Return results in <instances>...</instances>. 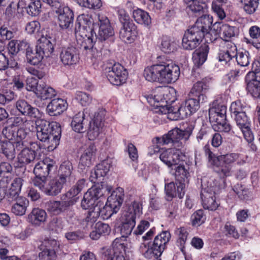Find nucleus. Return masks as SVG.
Wrapping results in <instances>:
<instances>
[{
	"instance_id": "f257e3e1",
	"label": "nucleus",
	"mask_w": 260,
	"mask_h": 260,
	"mask_svg": "<svg viewBox=\"0 0 260 260\" xmlns=\"http://www.w3.org/2000/svg\"><path fill=\"white\" fill-rule=\"evenodd\" d=\"M123 189L118 187L112 191L105 205L101 201L98 202L92 210L89 211L84 221L86 223V228L92 227L100 216L104 219H108L117 213L123 202Z\"/></svg>"
},
{
	"instance_id": "f03ea898",
	"label": "nucleus",
	"mask_w": 260,
	"mask_h": 260,
	"mask_svg": "<svg viewBox=\"0 0 260 260\" xmlns=\"http://www.w3.org/2000/svg\"><path fill=\"white\" fill-rule=\"evenodd\" d=\"M12 126H7L2 131L3 136H0V153L9 160L16 157V151H20L25 146V139L27 133L23 129H18L14 133Z\"/></svg>"
},
{
	"instance_id": "7ed1b4c3",
	"label": "nucleus",
	"mask_w": 260,
	"mask_h": 260,
	"mask_svg": "<svg viewBox=\"0 0 260 260\" xmlns=\"http://www.w3.org/2000/svg\"><path fill=\"white\" fill-rule=\"evenodd\" d=\"M205 150L210 164L217 168L216 171L223 177L232 175V164L237 162L238 165H243L246 163L247 159L246 156L236 153L216 156L207 146L205 147Z\"/></svg>"
},
{
	"instance_id": "20e7f679",
	"label": "nucleus",
	"mask_w": 260,
	"mask_h": 260,
	"mask_svg": "<svg viewBox=\"0 0 260 260\" xmlns=\"http://www.w3.org/2000/svg\"><path fill=\"white\" fill-rule=\"evenodd\" d=\"M36 135L41 141L46 143L48 149L53 150L59 145L61 136V128L56 122H49L40 120L36 123Z\"/></svg>"
},
{
	"instance_id": "39448f33",
	"label": "nucleus",
	"mask_w": 260,
	"mask_h": 260,
	"mask_svg": "<svg viewBox=\"0 0 260 260\" xmlns=\"http://www.w3.org/2000/svg\"><path fill=\"white\" fill-rule=\"evenodd\" d=\"M87 16H80L77 20L75 35L77 43L81 48L90 50L93 48V43L97 39L96 35L91 27V22L88 21Z\"/></svg>"
},
{
	"instance_id": "423d86ee",
	"label": "nucleus",
	"mask_w": 260,
	"mask_h": 260,
	"mask_svg": "<svg viewBox=\"0 0 260 260\" xmlns=\"http://www.w3.org/2000/svg\"><path fill=\"white\" fill-rule=\"evenodd\" d=\"M226 107L221 103L220 100H216L212 103L209 110V120L215 131L228 133L231 126L226 119Z\"/></svg>"
},
{
	"instance_id": "0eeeda50",
	"label": "nucleus",
	"mask_w": 260,
	"mask_h": 260,
	"mask_svg": "<svg viewBox=\"0 0 260 260\" xmlns=\"http://www.w3.org/2000/svg\"><path fill=\"white\" fill-rule=\"evenodd\" d=\"M142 209L141 204L137 201H134L126 206L122 213L120 229L122 237H127L131 234L136 224V218L141 214Z\"/></svg>"
},
{
	"instance_id": "6e6552de",
	"label": "nucleus",
	"mask_w": 260,
	"mask_h": 260,
	"mask_svg": "<svg viewBox=\"0 0 260 260\" xmlns=\"http://www.w3.org/2000/svg\"><path fill=\"white\" fill-rule=\"evenodd\" d=\"M209 88V84L204 81H198L193 85L189 92L190 98L184 102L185 107L189 110L190 114L199 109L200 102L204 103L206 101V94Z\"/></svg>"
},
{
	"instance_id": "1a4fd4ad",
	"label": "nucleus",
	"mask_w": 260,
	"mask_h": 260,
	"mask_svg": "<svg viewBox=\"0 0 260 260\" xmlns=\"http://www.w3.org/2000/svg\"><path fill=\"white\" fill-rule=\"evenodd\" d=\"M170 238V233L168 231H164L155 237L151 246H147L146 245L142 246L141 252L147 258L159 257L166 249Z\"/></svg>"
},
{
	"instance_id": "9d476101",
	"label": "nucleus",
	"mask_w": 260,
	"mask_h": 260,
	"mask_svg": "<svg viewBox=\"0 0 260 260\" xmlns=\"http://www.w3.org/2000/svg\"><path fill=\"white\" fill-rule=\"evenodd\" d=\"M191 134V131H182L178 128H175L162 137H156L154 143L158 144V146L172 143L174 147H177L181 149L189 139Z\"/></svg>"
},
{
	"instance_id": "9b49d317",
	"label": "nucleus",
	"mask_w": 260,
	"mask_h": 260,
	"mask_svg": "<svg viewBox=\"0 0 260 260\" xmlns=\"http://www.w3.org/2000/svg\"><path fill=\"white\" fill-rule=\"evenodd\" d=\"M113 189L111 185L94 184L84 193L81 206L83 209H92L95 202L106 192L109 193Z\"/></svg>"
},
{
	"instance_id": "f8f14e48",
	"label": "nucleus",
	"mask_w": 260,
	"mask_h": 260,
	"mask_svg": "<svg viewBox=\"0 0 260 260\" xmlns=\"http://www.w3.org/2000/svg\"><path fill=\"white\" fill-rule=\"evenodd\" d=\"M160 146L156 144L154 152H160V160L169 168L178 165L180 162L185 161L186 155L180 148L173 147L169 149L159 148Z\"/></svg>"
},
{
	"instance_id": "ddd939ff",
	"label": "nucleus",
	"mask_w": 260,
	"mask_h": 260,
	"mask_svg": "<svg viewBox=\"0 0 260 260\" xmlns=\"http://www.w3.org/2000/svg\"><path fill=\"white\" fill-rule=\"evenodd\" d=\"M159 82L170 83L178 80L180 74L179 66L171 60L159 63Z\"/></svg>"
},
{
	"instance_id": "4468645a",
	"label": "nucleus",
	"mask_w": 260,
	"mask_h": 260,
	"mask_svg": "<svg viewBox=\"0 0 260 260\" xmlns=\"http://www.w3.org/2000/svg\"><path fill=\"white\" fill-rule=\"evenodd\" d=\"M32 182L35 186L38 187L46 194L50 196L58 194L61 191L63 185L66 184L59 178L49 180L46 179L44 181L40 178H37L33 179Z\"/></svg>"
},
{
	"instance_id": "2eb2a0df",
	"label": "nucleus",
	"mask_w": 260,
	"mask_h": 260,
	"mask_svg": "<svg viewBox=\"0 0 260 260\" xmlns=\"http://www.w3.org/2000/svg\"><path fill=\"white\" fill-rule=\"evenodd\" d=\"M107 78L113 85H120L125 83L128 73L125 69L119 63H115L106 69Z\"/></svg>"
},
{
	"instance_id": "dca6fc26",
	"label": "nucleus",
	"mask_w": 260,
	"mask_h": 260,
	"mask_svg": "<svg viewBox=\"0 0 260 260\" xmlns=\"http://www.w3.org/2000/svg\"><path fill=\"white\" fill-rule=\"evenodd\" d=\"M105 115L106 111L104 110H100L95 113L93 118L89 123L87 132L90 140L96 139L103 132Z\"/></svg>"
},
{
	"instance_id": "f3484780",
	"label": "nucleus",
	"mask_w": 260,
	"mask_h": 260,
	"mask_svg": "<svg viewBox=\"0 0 260 260\" xmlns=\"http://www.w3.org/2000/svg\"><path fill=\"white\" fill-rule=\"evenodd\" d=\"M113 160L111 158H107L99 164L94 170L90 174L89 180L95 184H104L108 185L103 182L104 177L108 174L112 167Z\"/></svg>"
},
{
	"instance_id": "a211bd4d",
	"label": "nucleus",
	"mask_w": 260,
	"mask_h": 260,
	"mask_svg": "<svg viewBox=\"0 0 260 260\" xmlns=\"http://www.w3.org/2000/svg\"><path fill=\"white\" fill-rule=\"evenodd\" d=\"M60 199V201H52L46 203V207L49 212L54 215H58L75 204V201L70 199L66 193L62 194Z\"/></svg>"
},
{
	"instance_id": "6ab92c4d",
	"label": "nucleus",
	"mask_w": 260,
	"mask_h": 260,
	"mask_svg": "<svg viewBox=\"0 0 260 260\" xmlns=\"http://www.w3.org/2000/svg\"><path fill=\"white\" fill-rule=\"evenodd\" d=\"M185 185L184 182L176 181L166 183L165 185V192L166 199L167 201H172L173 198H182L185 194Z\"/></svg>"
},
{
	"instance_id": "aec40b11",
	"label": "nucleus",
	"mask_w": 260,
	"mask_h": 260,
	"mask_svg": "<svg viewBox=\"0 0 260 260\" xmlns=\"http://www.w3.org/2000/svg\"><path fill=\"white\" fill-rule=\"evenodd\" d=\"M161 113L167 114L168 118L171 120L183 119L191 115L189 110L187 109L186 106L185 107L184 103L177 107L174 106L162 107L161 109Z\"/></svg>"
},
{
	"instance_id": "412c9836",
	"label": "nucleus",
	"mask_w": 260,
	"mask_h": 260,
	"mask_svg": "<svg viewBox=\"0 0 260 260\" xmlns=\"http://www.w3.org/2000/svg\"><path fill=\"white\" fill-rule=\"evenodd\" d=\"M203 36L192 27L185 32L182 38V45L186 50H192L200 43Z\"/></svg>"
},
{
	"instance_id": "4be33fe9",
	"label": "nucleus",
	"mask_w": 260,
	"mask_h": 260,
	"mask_svg": "<svg viewBox=\"0 0 260 260\" xmlns=\"http://www.w3.org/2000/svg\"><path fill=\"white\" fill-rule=\"evenodd\" d=\"M237 125L241 129L244 138L249 143H251L254 137L250 128V121L245 113H240L234 116Z\"/></svg>"
},
{
	"instance_id": "5701e85b",
	"label": "nucleus",
	"mask_w": 260,
	"mask_h": 260,
	"mask_svg": "<svg viewBox=\"0 0 260 260\" xmlns=\"http://www.w3.org/2000/svg\"><path fill=\"white\" fill-rule=\"evenodd\" d=\"M99 30L98 37L101 41H105L114 35V31L112 27L108 18L104 15L98 14L97 16Z\"/></svg>"
},
{
	"instance_id": "b1692460",
	"label": "nucleus",
	"mask_w": 260,
	"mask_h": 260,
	"mask_svg": "<svg viewBox=\"0 0 260 260\" xmlns=\"http://www.w3.org/2000/svg\"><path fill=\"white\" fill-rule=\"evenodd\" d=\"M58 15V21L59 26L67 29L72 26L73 22V13L72 10L65 6H62L55 11Z\"/></svg>"
},
{
	"instance_id": "393cba45",
	"label": "nucleus",
	"mask_w": 260,
	"mask_h": 260,
	"mask_svg": "<svg viewBox=\"0 0 260 260\" xmlns=\"http://www.w3.org/2000/svg\"><path fill=\"white\" fill-rule=\"evenodd\" d=\"M59 242L55 239H50L45 240L43 245L45 248L40 252L39 256L40 260H51L53 258L56 251L59 247Z\"/></svg>"
},
{
	"instance_id": "a878e982",
	"label": "nucleus",
	"mask_w": 260,
	"mask_h": 260,
	"mask_svg": "<svg viewBox=\"0 0 260 260\" xmlns=\"http://www.w3.org/2000/svg\"><path fill=\"white\" fill-rule=\"evenodd\" d=\"M61 62L64 65L72 66L76 64L79 59L78 49L74 47L63 48L60 54Z\"/></svg>"
},
{
	"instance_id": "bb28decb",
	"label": "nucleus",
	"mask_w": 260,
	"mask_h": 260,
	"mask_svg": "<svg viewBox=\"0 0 260 260\" xmlns=\"http://www.w3.org/2000/svg\"><path fill=\"white\" fill-rule=\"evenodd\" d=\"M53 161L49 158H45L42 161L38 162L34 169V173L36 175L34 179L40 178L45 180L46 177L49 173L50 171L53 167Z\"/></svg>"
},
{
	"instance_id": "cd10ccee",
	"label": "nucleus",
	"mask_w": 260,
	"mask_h": 260,
	"mask_svg": "<svg viewBox=\"0 0 260 260\" xmlns=\"http://www.w3.org/2000/svg\"><path fill=\"white\" fill-rule=\"evenodd\" d=\"M125 253V246L121 238H116L112 243V251L110 252L107 260H125L124 255Z\"/></svg>"
},
{
	"instance_id": "c85d7f7f",
	"label": "nucleus",
	"mask_w": 260,
	"mask_h": 260,
	"mask_svg": "<svg viewBox=\"0 0 260 260\" xmlns=\"http://www.w3.org/2000/svg\"><path fill=\"white\" fill-rule=\"evenodd\" d=\"M68 104L66 101L62 99H54L47 105L46 111L50 116H57L66 110Z\"/></svg>"
},
{
	"instance_id": "c756f323",
	"label": "nucleus",
	"mask_w": 260,
	"mask_h": 260,
	"mask_svg": "<svg viewBox=\"0 0 260 260\" xmlns=\"http://www.w3.org/2000/svg\"><path fill=\"white\" fill-rule=\"evenodd\" d=\"M137 35L136 27L134 24L126 22L123 23V27L119 32L120 38L123 42L131 43L134 41Z\"/></svg>"
},
{
	"instance_id": "7c9ffc66",
	"label": "nucleus",
	"mask_w": 260,
	"mask_h": 260,
	"mask_svg": "<svg viewBox=\"0 0 260 260\" xmlns=\"http://www.w3.org/2000/svg\"><path fill=\"white\" fill-rule=\"evenodd\" d=\"M17 109L22 115L34 118H39L41 116L39 110L31 106L26 101L23 99L18 100L15 104Z\"/></svg>"
},
{
	"instance_id": "2f4dec72",
	"label": "nucleus",
	"mask_w": 260,
	"mask_h": 260,
	"mask_svg": "<svg viewBox=\"0 0 260 260\" xmlns=\"http://www.w3.org/2000/svg\"><path fill=\"white\" fill-rule=\"evenodd\" d=\"M54 38L46 35H43L38 40L36 48L45 55V57H49L54 50L53 42Z\"/></svg>"
},
{
	"instance_id": "473e14b6",
	"label": "nucleus",
	"mask_w": 260,
	"mask_h": 260,
	"mask_svg": "<svg viewBox=\"0 0 260 260\" xmlns=\"http://www.w3.org/2000/svg\"><path fill=\"white\" fill-rule=\"evenodd\" d=\"M96 149L94 144H90L86 148L82 154L79 163V168L82 170H85L89 167L92 161L93 156L95 155Z\"/></svg>"
},
{
	"instance_id": "72a5a7b5",
	"label": "nucleus",
	"mask_w": 260,
	"mask_h": 260,
	"mask_svg": "<svg viewBox=\"0 0 260 260\" xmlns=\"http://www.w3.org/2000/svg\"><path fill=\"white\" fill-rule=\"evenodd\" d=\"M18 154L17 157L18 166L22 167L32 162L36 158V152L27 147L25 140V146L23 147Z\"/></svg>"
},
{
	"instance_id": "f704fd0d",
	"label": "nucleus",
	"mask_w": 260,
	"mask_h": 260,
	"mask_svg": "<svg viewBox=\"0 0 260 260\" xmlns=\"http://www.w3.org/2000/svg\"><path fill=\"white\" fill-rule=\"evenodd\" d=\"M212 17L209 15H203L199 18L191 27L204 36L205 32L209 30L212 24Z\"/></svg>"
},
{
	"instance_id": "c9c22d12",
	"label": "nucleus",
	"mask_w": 260,
	"mask_h": 260,
	"mask_svg": "<svg viewBox=\"0 0 260 260\" xmlns=\"http://www.w3.org/2000/svg\"><path fill=\"white\" fill-rule=\"evenodd\" d=\"M85 117L84 111L79 112L73 117L71 125L74 131L79 133L86 131L87 121Z\"/></svg>"
},
{
	"instance_id": "e433bc0d",
	"label": "nucleus",
	"mask_w": 260,
	"mask_h": 260,
	"mask_svg": "<svg viewBox=\"0 0 260 260\" xmlns=\"http://www.w3.org/2000/svg\"><path fill=\"white\" fill-rule=\"evenodd\" d=\"M47 213L45 210L40 208H34L28 215V221L35 226H40L47 219Z\"/></svg>"
},
{
	"instance_id": "4c0bfd02",
	"label": "nucleus",
	"mask_w": 260,
	"mask_h": 260,
	"mask_svg": "<svg viewBox=\"0 0 260 260\" xmlns=\"http://www.w3.org/2000/svg\"><path fill=\"white\" fill-rule=\"evenodd\" d=\"M209 52V47L204 44L197 49L192 54V60L195 66L198 67L202 66L206 60Z\"/></svg>"
},
{
	"instance_id": "58836bf2",
	"label": "nucleus",
	"mask_w": 260,
	"mask_h": 260,
	"mask_svg": "<svg viewBox=\"0 0 260 260\" xmlns=\"http://www.w3.org/2000/svg\"><path fill=\"white\" fill-rule=\"evenodd\" d=\"M160 87H158L154 92L153 94L148 96L147 100L148 102L156 108H159V112L161 113V109L162 107H170L169 105H165V97L160 93Z\"/></svg>"
},
{
	"instance_id": "ea45409f",
	"label": "nucleus",
	"mask_w": 260,
	"mask_h": 260,
	"mask_svg": "<svg viewBox=\"0 0 260 260\" xmlns=\"http://www.w3.org/2000/svg\"><path fill=\"white\" fill-rule=\"evenodd\" d=\"M15 200L16 202L12 206V212L17 216L24 215L29 205V201L22 197L16 198Z\"/></svg>"
},
{
	"instance_id": "a19ab883",
	"label": "nucleus",
	"mask_w": 260,
	"mask_h": 260,
	"mask_svg": "<svg viewBox=\"0 0 260 260\" xmlns=\"http://www.w3.org/2000/svg\"><path fill=\"white\" fill-rule=\"evenodd\" d=\"M73 167L70 162H64L60 167V175L58 177L64 183H71L74 180L72 174Z\"/></svg>"
},
{
	"instance_id": "79ce46f5",
	"label": "nucleus",
	"mask_w": 260,
	"mask_h": 260,
	"mask_svg": "<svg viewBox=\"0 0 260 260\" xmlns=\"http://www.w3.org/2000/svg\"><path fill=\"white\" fill-rule=\"evenodd\" d=\"M202 185L203 188L201 190V196L202 204H205L206 206L209 205L207 200L215 198V194L217 187L216 186H212L211 183L209 185L206 186L204 180L202 182Z\"/></svg>"
},
{
	"instance_id": "37998d69",
	"label": "nucleus",
	"mask_w": 260,
	"mask_h": 260,
	"mask_svg": "<svg viewBox=\"0 0 260 260\" xmlns=\"http://www.w3.org/2000/svg\"><path fill=\"white\" fill-rule=\"evenodd\" d=\"M133 17L138 23L149 26L151 23V19L149 14L141 9L137 8L133 11Z\"/></svg>"
},
{
	"instance_id": "c03bdc74",
	"label": "nucleus",
	"mask_w": 260,
	"mask_h": 260,
	"mask_svg": "<svg viewBox=\"0 0 260 260\" xmlns=\"http://www.w3.org/2000/svg\"><path fill=\"white\" fill-rule=\"evenodd\" d=\"M23 180L20 177L15 178L11 183L7 190V196L12 199L19 198Z\"/></svg>"
},
{
	"instance_id": "a18cd8bd",
	"label": "nucleus",
	"mask_w": 260,
	"mask_h": 260,
	"mask_svg": "<svg viewBox=\"0 0 260 260\" xmlns=\"http://www.w3.org/2000/svg\"><path fill=\"white\" fill-rule=\"evenodd\" d=\"M186 4V9L195 15H200L205 13L207 7L205 3H200L198 0H184Z\"/></svg>"
},
{
	"instance_id": "49530a36",
	"label": "nucleus",
	"mask_w": 260,
	"mask_h": 260,
	"mask_svg": "<svg viewBox=\"0 0 260 260\" xmlns=\"http://www.w3.org/2000/svg\"><path fill=\"white\" fill-rule=\"evenodd\" d=\"M25 50L27 60L28 62L32 65L38 64L45 56L42 52L38 50L36 47L35 51H33L29 44Z\"/></svg>"
},
{
	"instance_id": "de8ad7c7",
	"label": "nucleus",
	"mask_w": 260,
	"mask_h": 260,
	"mask_svg": "<svg viewBox=\"0 0 260 260\" xmlns=\"http://www.w3.org/2000/svg\"><path fill=\"white\" fill-rule=\"evenodd\" d=\"M159 63L146 67L144 71V77L150 82H159Z\"/></svg>"
},
{
	"instance_id": "09e8293b",
	"label": "nucleus",
	"mask_w": 260,
	"mask_h": 260,
	"mask_svg": "<svg viewBox=\"0 0 260 260\" xmlns=\"http://www.w3.org/2000/svg\"><path fill=\"white\" fill-rule=\"evenodd\" d=\"M28 46V43L25 41L13 40L9 42L8 45L9 53L13 56L16 55L21 50H25Z\"/></svg>"
},
{
	"instance_id": "8fccbe9b",
	"label": "nucleus",
	"mask_w": 260,
	"mask_h": 260,
	"mask_svg": "<svg viewBox=\"0 0 260 260\" xmlns=\"http://www.w3.org/2000/svg\"><path fill=\"white\" fill-rule=\"evenodd\" d=\"M110 231L108 224L98 222L95 224V229L90 233V237L93 240H97L102 235H108Z\"/></svg>"
},
{
	"instance_id": "3c124183",
	"label": "nucleus",
	"mask_w": 260,
	"mask_h": 260,
	"mask_svg": "<svg viewBox=\"0 0 260 260\" xmlns=\"http://www.w3.org/2000/svg\"><path fill=\"white\" fill-rule=\"evenodd\" d=\"M55 94V91L53 88L47 86L44 83H40L36 95L38 98L45 100L52 98Z\"/></svg>"
},
{
	"instance_id": "603ef678",
	"label": "nucleus",
	"mask_w": 260,
	"mask_h": 260,
	"mask_svg": "<svg viewBox=\"0 0 260 260\" xmlns=\"http://www.w3.org/2000/svg\"><path fill=\"white\" fill-rule=\"evenodd\" d=\"M86 184V180L84 179H80L70 190L66 193V194L70 199L74 200L76 203L78 199L77 196L81 192L82 189L85 187Z\"/></svg>"
},
{
	"instance_id": "864d4df0",
	"label": "nucleus",
	"mask_w": 260,
	"mask_h": 260,
	"mask_svg": "<svg viewBox=\"0 0 260 260\" xmlns=\"http://www.w3.org/2000/svg\"><path fill=\"white\" fill-rule=\"evenodd\" d=\"M160 93L165 97V105H169L174 103L176 100V91L174 88L169 87H160Z\"/></svg>"
},
{
	"instance_id": "5fc2aeb1",
	"label": "nucleus",
	"mask_w": 260,
	"mask_h": 260,
	"mask_svg": "<svg viewBox=\"0 0 260 260\" xmlns=\"http://www.w3.org/2000/svg\"><path fill=\"white\" fill-rule=\"evenodd\" d=\"M177 166V167H175V172L176 181L178 182L181 181L185 183V180L189 176L188 168H186L180 163Z\"/></svg>"
},
{
	"instance_id": "6e6d98bb",
	"label": "nucleus",
	"mask_w": 260,
	"mask_h": 260,
	"mask_svg": "<svg viewBox=\"0 0 260 260\" xmlns=\"http://www.w3.org/2000/svg\"><path fill=\"white\" fill-rule=\"evenodd\" d=\"M236 28L228 24H222L220 26L219 33L221 37L225 41L235 36Z\"/></svg>"
},
{
	"instance_id": "4d7b16f0",
	"label": "nucleus",
	"mask_w": 260,
	"mask_h": 260,
	"mask_svg": "<svg viewBox=\"0 0 260 260\" xmlns=\"http://www.w3.org/2000/svg\"><path fill=\"white\" fill-rule=\"evenodd\" d=\"M247 81V89L248 91L254 98L260 96V82L253 79H248Z\"/></svg>"
},
{
	"instance_id": "13d9d810",
	"label": "nucleus",
	"mask_w": 260,
	"mask_h": 260,
	"mask_svg": "<svg viewBox=\"0 0 260 260\" xmlns=\"http://www.w3.org/2000/svg\"><path fill=\"white\" fill-rule=\"evenodd\" d=\"M244 11L248 14L254 13L258 6V0H241Z\"/></svg>"
},
{
	"instance_id": "bf43d9fd",
	"label": "nucleus",
	"mask_w": 260,
	"mask_h": 260,
	"mask_svg": "<svg viewBox=\"0 0 260 260\" xmlns=\"http://www.w3.org/2000/svg\"><path fill=\"white\" fill-rule=\"evenodd\" d=\"M206 219V215L203 210H198L194 212L191 216L192 225L199 226L204 223Z\"/></svg>"
},
{
	"instance_id": "052dcab7",
	"label": "nucleus",
	"mask_w": 260,
	"mask_h": 260,
	"mask_svg": "<svg viewBox=\"0 0 260 260\" xmlns=\"http://www.w3.org/2000/svg\"><path fill=\"white\" fill-rule=\"evenodd\" d=\"M175 43L171 41L170 39L164 36L161 39L160 48L165 53H170L175 49Z\"/></svg>"
},
{
	"instance_id": "680f3d73",
	"label": "nucleus",
	"mask_w": 260,
	"mask_h": 260,
	"mask_svg": "<svg viewBox=\"0 0 260 260\" xmlns=\"http://www.w3.org/2000/svg\"><path fill=\"white\" fill-rule=\"evenodd\" d=\"M39 84L37 78L29 76L26 80L25 88L27 91H32L36 94L39 89Z\"/></svg>"
},
{
	"instance_id": "e2e57ef3",
	"label": "nucleus",
	"mask_w": 260,
	"mask_h": 260,
	"mask_svg": "<svg viewBox=\"0 0 260 260\" xmlns=\"http://www.w3.org/2000/svg\"><path fill=\"white\" fill-rule=\"evenodd\" d=\"M75 99L82 106L89 105L92 101V98L86 92L78 91L75 94Z\"/></svg>"
},
{
	"instance_id": "0e129e2a",
	"label": "nucleus",
	"mask_w": 260,
	"mask_h": 260,
	"mask_svg": "<svg viewBox=\"0 0 260 260\" xmlns=\"http://www.w3.org/2000/svg\"><path fill=\"white\" fill-rule=\"evenodd\" d=\"M236 60L241 67H247L250 63V54L248 51L239 52L237 53Z\"/></svg>"
},
{
	"instance_id": "69168bd1",
	"label": "nucleus",
	"mask_w": 260,
	"mask_h": 260,
	"mask_svg": "<svg viewBox=\"0 0 260 260\" xmlns=\"http://www.w3.org/2000/svg\"><path fill=\"white\" fill-rule=\"evenodd\" d=\"M30 124V121L26 119L25 118H22L21 117H15L13 122V124L9 126H12L15 129L14 133H16L18 129H16L17 126H21L20 128H23L27 133L26 129L28 125Z\"/></svg>"
},
{
	"instance_id": "338daca9",
	"label": "nucleus",
	"mask_w": 260,
	"mask_h": 260,
	"mask_svg": "<svg viewBox=\"0 0 260 260\" xmlns=\"http://www.w3.org/2000/svg\"><path fill=\"white\" fill-rule=\"evenodd\" d=\"M20 3L19 2L17 5L12 4L7 8L6 14L10 19L13 18H19L21 17V14L18 11Z\"/></svg>"
},
{
	"instance_id": "774afa93",
	"label": "nucleus",
	"mask_w": 260,
	"mask_h": 260,
	"mask_svg": "<svg viewBox=\"0 0 260 260\" xmlns=\"http://www.w3.org/2000/svg\"><path fill=\"white\" fill-rule=\"evenodd\" d=\"M79 5L82 7L90 9H98L102 6L101 0H77Z\"/></svg>"
}]
</instances>
